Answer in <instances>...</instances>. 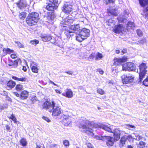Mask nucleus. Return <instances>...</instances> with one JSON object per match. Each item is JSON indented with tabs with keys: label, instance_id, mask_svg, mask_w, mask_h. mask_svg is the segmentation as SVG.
<instances>
[{
	"label": "nucleus",
	"instance_id": "obj_1",
	"mask_svg": "<svg viewBox=\"0 0 148 148\" xmlns=\"http://www.w3.org/2000/svg\"><path fill=\"white\" fill-rule=\"evenodd\" d=\"M114 127L113 125H111L109 127L107 125L103 124H101L98 125L99 128H101L108 132L113 133L114 134V140H118L120 138V131L119 128L113 129V127Z\"/></svg>",
	"mask_w": 148,
	"mask_h": 148
},
{
	"label": "nucleus",
	"instance_id": "obj_2",
	"mask_svg": "<svg viewBox=\"0 0 148 148\" xmlns=\"http://www.w3.org/2000/svg\"><path fill=\"white\" fill-rule=\"evenodd\" d=\"M92 123V122L89 121L86 119L83 118L80 120L79 124L78 125V127L82 128L86 133L93 134L92 129L90 127Z\"/></svg>",
	"mask_w": 148,
	"mask_h": 148
},
{
	"label": "nucleus",
	"instance_id": "obj_3",
	"mask_svg": "<svg viewBox=\"0 0 148 148\" xmlns=\"http://www.w3.org/2000/svg\"><path fill=\"white\" fill-rule=\"evenodd\" d=\"M39 14L36 12L32 13L29 14L26 19L27 24L31 26L34 25L39 20Z\"/></svg>",
	"mask_w": 148,
	"mask_h": 148
},
{
	"label": "nucleus",
	"instance_id": "obj_4",
	"mask_svg": "<svg viewBox=\"0 0 148 148\" xmlns=\"http://www.w3.org/2000/svg\"><path fill=\"white\" fill-rule=\"evenodd\" d=\"M94 138L99 140L105 141L106 142V144L108 146H111L114 144V141L112 137L110 136H95Z\"/></svg>",
	"mask_w": 148,
	"mask_h": 148
},
{
	"label": "nucleus",
	"instance_id": "obj_5",
	"mask_svg": "<svg viewBox=\"0 0 148 148\" xmlns=\"http://www.w3.org/2000/svg\"><path fill=\"white\" fill-rule=\"evenodd\" d=\"M139 67L140 72L138 80L139 82H140L146 74L147 67L145 64L142 63L139 66Z\"/></svg>",
	"mask_w": 148,
	"mask_h": 148
},
{
	"label": "nucleus",
	"instance_id": "obj_6",
	"mask_svg": "<svg viewBox=\"0 0 148 148\" xmlns=\"http://www.w3.org/2000/svg\"><path fill=\"white\" fill-rule=\"evenodd\" d=\"M134 77L130 74H124L121 76L123 84H127L132 82Z\"/></svg>",
	"mask_w": 148,
	"mask_h": 148
},
{
	"label": "nucleus",
	"instance_id": "obj_7",
	"mask_svg": "<svg viewBox=\"0 0 148 148\" xmlns=\"http://www.w3.org/2000/svg\"><path fill=\"white\" fill-rule=\"evenodd\" d=\"M49 2L46 6V8L49 11H53L56 9L58 3L57 0H49Z\"/></svg>",
	"mask_w": 148,
	"mask_h": 148
},
{
	"label": "nucleus",
	"instance_id": "obj_8",
	"mask_svg": "<svg viewBox=\"0 0 148 148\" xmlns=\"http://www.w3.org/2000/svg\"><path fill=\"white\" fill-rule=\"evenodd\" d=\"M55 103L53 101L49 102L47 101H45L42 105L43 108L48 109L49 111L51 112L54 107Z\"/></svg>",
	"mask_w": 148,
	"mask_h": 148
},
{
	"label": "nucleus",
	"instance_id": "obj_9",
	"mask_svg": "<svg viewBox=\"0 0 148 148\" xmlns=\"http://www.w3.org/2000/svg\"><path fill=\"white\" fill-rule=\"evenodd\" d=\"M72 6L68 2L65 3L62 8V11L65 13L70 14L72 11Z\"/></svg>",
	"mask_w": 148,
	"mask_h": 148
},
{
	"label": "nucleus",
	"instance_id": "obj_10",
	"mask_svg": "<svg viewBox=\"0 0 148 148\" xmlns=\"http://www.w3.org/2000/svg\"><path fill=\"white\" fill-rule=\"evenodd\" d=\"M61 118L62 119L63 124L66 126H69L71 123V117L67 115L62 116Z\"/></svg>",
	"mask_w": 148,
	"mask_h": 148
},
{
	"label": "nucleus",
	"instance_id": "obj_11",
	"mask_svg": "<svg viewBox=\"0 0 148 148\" xmlns=\"http://www.w3.org/2000/svg\"><path fill=\"white\" fill-rule=\"evenodd\" d=\"M80 32V35L82 36L85 39H86L90 36V31L89 29L86 28L82 29Z\"/></svg>",
	"mask_w": 148,
	"mask_h": 148
},
{
	"label": "nucleus",
	"instance_id": "obj_12",
	"mask_svg": "<svg viewBox=\"0 0 148 148\" xmlns=\"http://www.w3.org/2000/svg\"><path fill=\"white\" fill-rule=\"evenodd\" d=\"M127 58L126 56H124L121 58H115L114 60V64L118 65L122 62H124L127 61Z\"/></svg>",
	"mask_w": 148,
	"mask_h": 148
},
{
	"label": "nucleus",
	"instance_id": "obj_13",
	"mask_svg": "<svg viewBox=\"0 0 148 148\" xmlns=\"http://www.w3.org/2000/svg\"><path fill=\"white\" fill-rule=\"evenodd\" d=\"M70 29L73 32V33H76V34L79 33L81 31V29L79 24L71 25L70 27Z\"/></svg>",
	"mask_w": 148,
	"mask_h": 148
},
{
	"label": "nucleus",
	"instance_id": "obj_14",
	"mask_svg": "<svg viewBox=\"0 0 148 148\" xmlns=\"http://www.w3.org/2000/svg\"><path fill=\"white\" fill-rule=\"evenodd\" d=\"M52 110V115L55 116H59L61 113V109L59 107H54Z\"/></svg>",
	"mask_w": 148,
	"mask_h": 148
},
{
	"label": "nucleus",
	"instance_id": "obj_15",
	"mask_svg": "<svg viewBox=\"0 0 148 148\" xmlns=\"http://www.w3.org/2000/svg\"><path fill=\"white\" fill-rule=\"evenodd\" d=\"M128 137H129L130 138L135 139L138 141L139 140L142 138L141 136L135 133H133L131 135L128 136Z\"/></svg>",
	"mask_w": 148,
	"mask_h": 148
},
{
	"label": "nucleus",
	"instance_id": "obj_16",
	"mask_svg": "<svg viewBox=\"0 0 148 148\" xmlns=\"http://www.w3.org/2000/svg\"><path fill=\"white\" fill-rule=\"evenodd\" d=\"M124 29V27L121 25H116L114 29V32L116 33H119Z\"/></svg>",
	"mask_w": 148,
	"mask_h": 148
},
{
	"label": "nucleus",
	"instance_id": "obj_17",
	"mask_svg": "<svg viewBox=\"0 0 148 148\" xmlns=\"http://www.w3.org/2000/svg\"><path fill=\"white\" fill-rule=\"evenodd\" d=\"M72 16L69 15L64 19V24L66 25H69L73 23V20L72 18Z\"/></svg>",
	"mask_w": 148,
	"mask_h": 148
},
{
	"label": "nucleus",
	"instance_id": "obj_18",
	"mask_svg": "<svg viewBox=\"0 0 148 148\" xmlns=\"http://www.w3.org/2000/svg\"><path fill=\"white\" fill-rule=\"evenodd\" d=\"M41 37L42 40L44 42L49 41L52 39L51 36L47 34L42 35Z\"/></svg>",
	"mask_w": 148,
	"mask_h": 148
},
{
	"label": "nucleus",
	"instance_id": "obj_19",
	"mask_svg": "<svg viewBox=\"0 0 148 148\" xmlns=\"http://www.w3.org/2000/svg\"><path fill=\"white\" fill-rule=\"evenodd\" d=\"M15 84L16 83L14 82L11 80L9 81L7 84V88L8 89L12 88L14 87Z\"/></svg>",
	"mask_w": 148,
	"mask_h": 148
},
{
	"label": "nucleus",
	"instance_id": "obj_20",
	"mask_svg": "<svg viewBox=\"0 0 148 148\" xmlns=\"http://www.w3.org/2000/svg\"><path fill=\"white\" fill-rule=\"evenodd\" d=\"M127 64L128 71H133L135 69V67L133 63L128 62Z\"/></svg>",
	"mask_w": 148,
	"mask_h": 148
},
{
	"label": "nucleus",
	"instance_id": "obj_21",
	"mask_svg": "<svg viewBox=\"0 0 148 148\" xmlns=\"http://www.w3.org/2000/svg\"><path fill=\"white\" fill-rule=\"evenodd\" d=\"M28 96V93L26 90L22 92L21 93V98L23 99H26Z\"/></svg>",
	"mask_w": 148,
	"mask_h": 148
},
{
	"label": "nucleus",
	"instance_id": "obj_22",
	"mask_svg": "<svg viewBox=\"0 0 148 148\" xmlns=\"http://www.w3.org/2000/svg\"><path fill=\"white\" fill-rule=\"evenodd\" d=\"M27 5L26 0H21L18 4V6L20 9L25 7Z\"/></svg>",
	"mask_w": 148,
	"mask_h": 148
},
{
	"label": "nucleus",
	"instance_id": "obj_23",
	"mask_svg": "<svg viewBox=\"0 0 148 148\" xmlns=\"http://www.w3.org/2000/svg\"><path fill=\"white\" fill-rule=\"evenodd\" d=\"M139 2L142 7H145L148 5V0H139Z\"/></svg>",
	"mask_w": 148,
	"mask_h": 148
},
{
	"label": "nucleus",
	"instance_id": "obj_24",
	"mask_svg": "<svg viewBox=\"0 0 148 148\" xmlns=\"http://www.w3.org/2000/svg\"><path fill=\"white\" fill-rule=\"evenodd\" d=\"M129 137L127 136H123V137L121 139L120 142V146H123L125 144V142L127 139V138Z\"/></svg>",
	"mask_w": 148,
	"mask_h": 148
},
{
	"label": "nucleus",
	"instance_id": "obj_25",
	"mask_svg": "<svg viewBox=\"0 0 148 148\" xmlns=\"http://www.w3.org/2000/svg\"><path fill=\"white\" fill-rule=\"evenodd\" d=\"M12 78L13 79L18 81H20L22 82L26 81V78L25 77H17L16 76H13Z\"/></svg>",
	"mask_w": 148,
	"mask_h": 148
},
{
	"label": "nucleus",
	"instance_id": "obj_26",
	"mask_svg": "<svg viewBox=\"0 0 148 148\" xmlns=\"http://www.w3.org/2000/svg\"><path fill=\"white\" fill-rule=\"evenodd\" d=\"M73 96V93L70 90H68L66 92V96L69 98H71Z\"/></svg>",
	"mask_w": 148,
	"mask_h": 148
},
{
	"label": "nucleus",
	"instance_id": "obj_27",
	"mask_svg": "<svg viewBox=\"0 0 148 148\" xmlns=\"http://www.w3.org/2000/svg\"><path fill=\"white\" fill-rule=\"evenodd\" d=\"M79 34L76 36V40L79 42H81L85 38L83 37L80 35V33H78Z\"/></svg>",
	"mask_w": 148,
	"mask_h": 148
},
{
	"label": "nucleus",
	"instance_id": "obj_28",
	"mask_svg": "<svg viewBox=\"0 0 148 148\" xmlns=\"http://www.w3.org/2000/svg\"><path fill=\"white\" fill-rule=\"evenodd\" d=\"M20 143L23 146H25L27 144V142L26 139L25 138L21 139L20 141Z\"/></svg>",
	"mask_w": 148,
	"mask_h": 148
},
{
	"label": "nucleus",
	"instance_id": "obj_29",
	"mask_svg": "<svg viewBox=\"0 0 148 148\" xmlns=\"http://www.w3.org/2000/svg\"><path fill=\"white\" fill-rule=\"evenodd\" d=\"M127 27L128 29H132L134 27V24L132 22H128L127 25Z\"/></svg>",
	"mask_w": 148,
	"mask_h": 148
},
{
	"label": "nucleus",
	"instance_id": "obj_30",
	"mask_svg": "<svg viewBox=\"0 0 148 148\" xmlns=\"http://www.w3.org/2000/svg\"><path fill=\"white\" fill-rule=\"evenodd\" d=\"M65 34L68 36H71L73 35V32L70 31V30L68 29H66L64 32Z\"/></svg>",
	"mask_w": 148,
	"mask_h": 148
},
{
	"label": "nucleus",
	"instance_id": "obj_31",
	"mask_svg": "<svg viewBox=\"0 0 148 148\" xmlns=\"http://www.w3.org/2000/svg\"><path fill=\"white\" fill-rule=\"evenodd\" d=\"M16 89L18 91H20L23 90V86L21 84H18L16 87Z\"/></svg>",
	"mask_w": 148,
	"mask_h": 148
},
{
	"label": "nucleus",
	"instance_id": "obj_32",
	"mask_svg": "<svg viewBox=\"0 0 148 148\" xmlns=\"http://www.w3.org/2000/svg\"><path fill=\"white\" fill-rule=\"evenodd\" d=\"M10 118L12 119L14 123L18 124L19 121H16V119L15 116L13 114H12L10 117Z\"/></svg>",
	"mask_w": 148,
	"mask_h": 148
},
{
	"label": "nucleus",
	"instance_id": "obj_33",
	"mask_svg": "<svg viewBox=\"0 0 148 148\" xmlns=\"http://www.w3.org/2000/svg\"><path fill=\"white\" fill-rule=\"evenodd\" d=\"M3 52L5 53H13L14 52L13 50H10L8 48L7 49H4L3 50Z\"/></svg>",
	"mask_w": 148,
	"mask_h": 148
},
{
	"label": "nucleus",
	"instance_id": "obj_34",
	"mask_svg": "<svg viewBox=\"0 0 148 148\" xmlns=\"http://www.w3.org/2000/svg\"><path fill=\"white\" fill-rule=\"evenodd\" d=\"M103 58V56L101 53L98 52L95 57V60H99Z\"/></svg>",
	"mask_w": 148,
	"mask_h": 148
},
{
	"label": "nucleus",
	"instance_id": "obj_35",
	"mask_svg": "<svg viewBox=\"0 0 148 148\" xmlns=\"http://www.w3.org/2000/svg\"><path fill=\"white\" fill-rule=\"evenodd\" d=\"M26 16V14L24 12H22L20 13L19 15V18L22 19H24Z\"/></svg>",
	"mask_w": 148,
	"mask_h": 148
},
{
	"label": "nucleus",
	"instance_id": "obj_36",
	"mask_svg": "<svg viewBox=\"0 0 148 148\" xmlns=\"http://www.w3.org/2000/svg\"><path fill=\"white\" fill-rule=\"evenodd\" d=\"M31 68L32 72L35 73H38V68L36 66H33Z\"/></svg>",
	"mask_w": 148,
	"mask_h": 148
},
{
	"label": "nucleus",
	"instance_id": "obj_37",
	"mask_svg": "<svg viewBox=\"0 0 148 148\" xmlns=\"http://www.w3.org/2000/svg\"><path fill=\"white\" fill-rule=\"evenodd\" d=\"M97 92L101 95H103L105 94L104 90L101 88L98 89L97 90Z\"/></svg>",
	"mask_w": 148,
	"mask_h": 148
},
{
	"label": "nucleus",
	"instance_id": "obj_38",
	"mask_svg": "<svg viewBox=\"0 0 148 148\" xmlns=\"http://www.w3.org/2000/svg\"><path fill=\"white\" fill-rule=\"evenodd\" d=\"M143 84L144 85L146 86H148V76L143 81Z\"/></svg>",
	"mask_w": 148,
	"mask_h": 148
},
{
	"label": "nucleus",
	"instance_id": "obj_39",
	"mask_svg": "<svg viewBox=\"0 0 148 148\" xmlns=\"http://www.w3.org/2000/svg\"><path fill=\"white\" fill-rule=\"evenodd\" d=\"M126 128L129 130H131V128H135V126L134 125H130L129 124H126L125 125Z\"/></svg>",
	"mask_w": 148,
	"mask_h": 148
},
{
	"label": "nucleus",
	"instance_id": "obj_40",
	"mask_svg": "<svg viewBox=\"0 0 148 148\" xmlns=\"http://www.w3.org/2000/svg\"><path fill=\"white\" fill-rule=\"evenodd\" d=\"M122 66V70L123 71H128V67L127 66V63L126 64H123Z\"/></svg>",
	"mask_w": 148,
	"mask_h": 148
},
{
	"label": "nucleus",
	"instance_id": "obj_41",
	"mask_svg": "<svg viewBox=\"0 0 148 148\" xmlns=\"http://www.w3.org/2000/svg\"><path fill=\"white\" fill-rule=\"evenodd\" d=\"M30 42L32 45H36L38 43L39 41L38 40H31L30 41Z\"/></svg>",
	"mask_w": 148,
	"mask_h": 148
},
{
	"label": "nucleus",
	"instance_id": "obj_42",
	"mask_svg": "<svg viewBox=\"0 0 148 148\" xmlns=\"http://www.w3.org/2000/svg\"><path fill=\"white\" fill-rule=\"evenodd\" d=\"M140 147L141 148H143L145 147L146 143L144 142L143 141H140L139 143Z\"/></svg>",
	"mask_w": 148,
	"mask_h": 148
},
{
	"label": "nucleus",
	"instance_id": "obj_43",
	"mask_svg": "<svg viewBox=\"0 0 148 148\" xmlns=\"http://www.w3.org/2000/svg\"><path fill=\"white\" fill-rule=\"evenodd\" d=\"M15 43L16 44H17V45L19 47H21V48H24V45L22 44L21 43L18 42V41H16L15 42Z\"/></svg>",
	"mask_w": 148,
	"mask_h": 148
},
{
	"label": "nucleus",
	"instance_id": "obj_44",
	"mask_svg": "<svg viewBox=\"0 0 148 148\" xmlns=\"http://www.w3.org/2000/svg\"><path fill=\"white\" fill-rule=\"evenodd\" d=\"M137 35L139 36H142L143 33L141 31L140 29H138L136 31Z\"/></svg>",
	"mask_w": 148,
	"mask_h": 148
},
{
	"label": "nucleus",
	"instance_id": "obj_45",
	"mask_svg": "<svg viewBox=\"0 0 148 148\" xmlns=\"http://www.w3.org/2000/svg\"><path fill=\"white\" fill-rule=\"evenodd\" d=\"M118 19L119 20V22L120 23H124L126 22V20L125 18H123L122 19H121V17H119Z\"/></svg>",
	"mask_w": 148,
	"mask_h": 148
},
{
	"label": "nucleus",
	"instance_id": "obj_46",
	"mask_svg": "<svg viewBox=\"0 0 148 148\" xmlns=\"http://www.w3.org/2000/svg\"><path fill=\"white\" fill-rule=\"evenodd\" d=\"M63 144L65 146H69V143L68 140H65L63 142Z\"/></svg>",
	"mask_w": 148,
	"mask_h": 148
},
{
	"label": "nucleus",
	"instance_id": "obj_47",
	"mask_svg": "<svg viewBox=\"0 0 148 148\" xmlns=\"http://www.w3.org/2000/svg\"><path fill=\"white\" fill-rule=\"evenodd\" d=\"M18 64V61L17 60H15L13 62V66L14 67H17Z\"/></svg>",
	"mask_w": 148,
	"mask_h": 148
},
{
	"label": "nucleus",
	"instance_id": "obj_48",
	"mask_svg": "<svg viewBox=\"0 0 148 148\" xmlns=\"http://www.w3.org/2000/svg\"><path fill=\"white\" fill-rule=\"evenodd\" d=\"M43 119L45 120V121H47L48 122H50V120L47 117L45 116H43L42 117Z\"/></svg>",
	"mask_w": 148,
	"mask_h": 148
},
{
	"label": "nucleus",
	"instance_id": "obj_49",
	"mask_svg": "<svg viewBox=\"0 0 148 148\" xmlns=\"http://www.w3.org/2000/svg\"><path fill=\"white\" fill-rule=\"evenodd\" d=\"M110 13L116 16L117 15V13L116 12L115 9L114 10V11H113V10H111L110 11Z\"/></svg>",
	"mask_w": 148,
	"mask_h": 148
},
{
	"label": "nucleus",
	"instance_id": "obj_50",
	"mask_svg": "<svg viewBox=\"0 0 148 148\" xmlns=\"http://www.w3.org/2000/svg\"><path fill=\"white\" fill-rule=\"evenodd\" d=\"M115 0H106V4H107L108 3H113L114 2Z\"/></svg>",
	"mask_w": 148,
	"mask_h": 148
},
{
	"label": "nucleus",
	"instance_id": "obj_51",
	"mask_svg": "<svg viewBox=\"0 0 148 148\" xmlns=\"http://www.w3.org/2000/svg\"><path fill=\"white\" fill-rule=\"evenodd\" d=\"M86 145L88 148H93L90 143H86Z\"/></svg>",
	"mask_w": 148,
	"mask_h": 148
},
{
	"label": "nucleus",
	"instance_id": "obj_52",
	"mask_svg": "<svg viewBox=\"0 0 148 148\" xmlns=\"http://www.w3.org/2000/svg\"><path fill=\"white\" fill-rule=\"evenodd\" d=\"M97 71L100 73L102 75L103 73V71L101 69H98Z\"/></svg>",
	"mask_w": 148,
	"mask_h": 148
},
{
	"label": "nucleus",
	"instance_id": "obj_53",
	"mask_svg": "<svg viewBox=\"0 0 148 148\" xmlns=\"http://www.w3.org/2000/svg\"><path fill=\"white\" fill-rule=\"evenodd\" d=\"M11 57L12 58H15L17 57V56L15 54H12L11 55Z\"/></svg>",
	"mask_w": 148,
	"mask_h": 148
},
{
	"label": "nucleus",
	"instance_id": "obj_54",
	"mask_svg": "<svg viewBox=\"0 0 148 148\" xmlns=\"http://www.w3.org/2000/svg\"><path fill=\"white\" fill-rule=\"evenodd\" d=\"M122 52L123 53V54H124L125 53H126L127 52V50L126 49H123L122 51Z\"/></svg>",
	"mask_w": 148,
	"mask_h": 148
},
{
	"label": "nucleus",
	"instance_id": "obj_55",
	"mask_svg": "<svg viewBox=\"0 0 148 148\" xmlns=\"http://www.w3.org/2000/svg\"><path fill=\"white\" fill-rule=\"evenodd\" d=\"M13 94L17 97L19 96V95L16 92H13Z\"/></svg>",
	"mask_w": 148,
	"mask_h": 148
},
{
	"label": "nucleus",
	"instance_id": "obj_56",
	"mask_svg": "<svg viewBox=\"0 0 148 148\" xmlns=\"http://www.w3.org/2000/svg\"><path fill=\"white\" fill-rule=\"evenodd\" d=\"M4 109V106L2 105H0V112Z\"/></svg>",
	"mask_w": 148,
	"mask_h": 148
},
{
	"label": "nucleus",
	"instance_id": "obj_57",
	"mask_svg": "<svg viewBox=\"0 0 148 148\" xmlns=\"http://www.w3.org/2000/svg\"><path fill=\"white\" fill-rule=\"evenodd\" d=\"M65 72L70 75H71L73 73V72H72L71 71H69L67 72L66 71Z\"/></svg>",
	"mask_w": 148,
	"mask_h": 148
},
{
	"label": "nucleus",
	"instance_id": "obj_58",
	"mask_svg": "<svg viewBox=\"0 0 148 148\" xmlns=\"http://www.w3.org/2000/svg\"><path fill=\"white\" fill-rule=\"evenodd\" d=\"M6 128L7 131H9L10 130V127L9 125H6Z\"/></svg>",
	"mask_w": 148,
	"mask_h": 148
},
{
	"label": "nucleus",
	"instance_id": "obj_59",
	"mask_svg": "<svg viewBox=\"0 0 148 148\" xmlns=\"http://www.w3.org/2000/svg\"><path fill=\"white\" fill-rule=\"evenodd\" d=\"M6 100L10 101H12V100H11V98L9 97H8V96H6Z\"/></svg>",
	"mask_w": 148,
	"mask_h": 148
},
{
	"label": "nucleus",
	"instance_id": "obj_60",
	"mask_svg": "<svg viewBox=\"0 0 148 148\" xmlns=\"http://www.w3.org/2000/svg\"><path fill=\"white\" fill-rule=\"evenodd\" d=\"M49 83H51L53 84V85H55V86H57L58 85L57 84H55L51 80H50L49 82Z\"/></svg>",
	"mask_w": 148,
	"mask_h": 148
},
{
	"label": "nucleus",
	"instance_id": "obj_61",
	"mask_svg": "<svg viewBox=\"0 0 148 148\" xmlns=\"http://www.w3.org/2000/svg\"><path fill=\"white\" fill-rule=\"evenodd\" d=\"M22 69L24 71H27V69L26 67L23 66V67Z\"/></svg>",
	"mask_w": 148,
	"mask_h": 148
},
{
	"label": "nucleus",
	"instance_id": "obj_62",
	"mask_svg": "<svg viewBox=\"0 0 148 148\" xmlns=\"http://www.w3.org/2000/svg\"><path fill=\"white\" fill-rule=\"evenodd\" d=\"M8 65L10 66H13V62H10L8 64Z\"/></svg>",
	"mask_w": 148,
	"mask_h": 148
},
{
	"label": "nucleus",
	"instance_id": "obj_63",
	"mask_svg": "<svg viewBox=\"0 0 148 148\" xmlns=\"http://www.w3.org/2000/svg\"><path fill=\"white\" fill-rule=\"evenodd\" d=\"M36 148H40L41 146L40 145H38L36 144Z\"/></svg>",
	"mask_w": 148,
	"mask_h": 148
},
{
	"label": "nucleus",
	"instance_id": "obj_64",
	"mask_svg": "<svg viewBox=\"0 0 148 148\" xmlns=\"http://www.w3.org/2000/svg\"><path fill=\"white\" fill-rule=\"evenodd\" d=\"M55 90L56 93H59L60 94L61 93V92L58 90Z\"/></svg>",
	"mask_w": 148,
	"mask_h": 148
}]
</instances>
